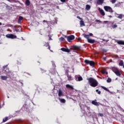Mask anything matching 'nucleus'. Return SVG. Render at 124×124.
Returning a JSON list of instances; mask_svg holds the SVG:
<instances>
[{"instance_id": "nucleus-5", "label": "nucleus", "mask_w": 124, "mask_h": 124, "mask_svg": "<svg viewBox=\"0 0 124 124\" xmlns=\"http://www.w3.org/2000/svg\"><path fill=\"white\" fill-rule=\"evenodd\" d=\"M112 71L114 72L117 76H120L121 75V73H120V71L118 69H117V68H113L112 69Z\"/></svg>"}, {"instance_id": "nucleus-22", "label": "nucleus", "mask_w": 124, "mask_h": 124, "mask_svg": "<svg viewBox=\"0 0 124 124\" xmlns=\"http://www.w3.org/2000/svg\"><path fill=\"white\" fill-rule=\"evenodd\" d=\"M102 88L105 91H106L107 92H108V93H110V91L109 90H108V89H107L106 87H105L104 86H102Z\"/></svg>"}, {"instance_id": "nucleus-54", "label": "nucleus", "mask_w": 124, "mask_h": 124, "mask_svg": "<svg viewBox=\"0 0 124 124\" xmlns=\"http://www.w3.org/2000/svg\"><path fill=\"white\" fill-rule=\"evenodd\" d=\"M1 19H2V18L0 17V20H1Z\"/></svg>"}, {"instance_id": "nucleus-30", "label": "nucleus", "mask_w": 124, "mask_h": 124, "mask_svg": "<svg viewBox=\"0 0 124 124\" xmlns=\"http://www.w3.org/2000/svg\"><path fill=\"white\" fill-rule=\"evenodd\" d=\"M110 2H111V3H112L113 4H114V3H116V1H117V0H109Z\"/></svg>"}, {"instance_id": "nucleus-39", "label": "nucleus", "mask_w": 124, "mask_h": 124, "mask_svg": "<svg viewBox=\"0 0 124 124\" xmlns=\"http://www.w3.org/2000/svg\"><path fill=\"white\" fill-rule=\"evenodd\" d=\"M95 22H99V23H101V21L98 20L97 19L95 20Z\"/></svg>"}, {"instance_id": "nucleus-48", "label": "nucleus", "mask_w": 124, "mask_h": 124, "mask_svg": "<svg viewBox=\"0 0 124 124\" xmlns=\"http://www.w3.org/2000/svg\"><path fill=\"white\" fill-rule=\"evenodd\" d=\"M49 40H52V38H51V37H49Z\"/></svg>"}, {"instance_id": "nucleus-55", "label": "nucleus", "mask_w": 124, "mask_h": 124, "mask_svg": "<svg viewBox=\"0 0 124 124\" xmlns=\"http://www.w3.org/2000/svg\"><path fill=\"white\" fill-rule=\"evenodd\" d=\"M21 85L23 86V82H21Z\"/></svg>"}, {"instance_id": "nucleus-32", "label": "nucleus", "mask_w": 124, "mask_h": 124, "mask_svg": "<svg viewBox=\"0 0 124 124\" xmlns=\"http://www.w3.org/2000/svg\"><path fill=\"white\" fill-rule=\"evenodd\" d=\"M65 39L64 38L61 37L60 38V41H64Z\"/></svg>"}, {"instance_id": "nucleus-26", "label": "nucleus", "mask_w": 124, "mask_h": 124, "mask_svg": "<svg viewBox=\"0 0 124 124\" xmlns=\"http://www.w3.org/2000/svg\"><path fill=\"white\" fill-rule=\"evenodd\" d=\"M102 74H108V72L106 71V70H102Z\"/></svg>"}, {"instance_id": "nucleus-7", "label": "nucleus", "mask_w": 124, "mask_h": 124, "mask_svg": "<svg viewBox=\"0 0 124 124\" xmlns=\"http://www.w3.org/2000/svg\"><path fill=\"white\" fill-rule=\"evenodd\" d=\"M104 1V0H97L96 1V3H97V4H98L99 5H102V4H103Z\"/></svg>"}, {"instance_id": "nucleus-21", "label": "nucleus", "mask_w": 124, "mask_h": 124, "mask_svg": "<svg viewBox=\"0 0 124 124\" xmlns=\"http://www.w3.org/2000/svg\"><path fill=\"white\" fill-rule=\"evenodd\" d=\"M102 88L105 91H106L107 92H108V93H110V91L109 90H108V89H107L106 87H105L104 86H102Z\"/></svg>"}, {"instance_id": "nucleus-49", "label": "nucleus", "mask_w": 124, "mask_h": 124, "mask_svg": "<svg viewBox=\"0 0 124 124\" xmlns=\"http://www.w3.org/2000/svg\"><path fill=\"white\" fill-rule=\"evenodd\" d=\"M43 22L44 23H45V22H46V20H44L43 21Z\"/></svg>"}, {"instance_id": "nucleus-53", "label": "nucleus", "mask_w": 124, "mask_h": 124, "mask_svg": "<svg viewBox=\"0 0 124 124\" xmlns=\"http://www.w3.org/2000/svg\"><path fill=\"white\" fill-rule=\"evenodd\" d=\"M46 46H49V44H47Z\"/></svg>"}, {"instance_id": "nucleus-41", "label": "nucleus", "mask_w": 124, "mask_h": 124, "mask_svg": "<svg viewBox=\"0 0 124 124\" xmlns=\"http://www.w3.org/2000/svg\"><path fill=\"white\" fill-rule=\"evenodd\" d=\"M99 116H100V117H103V113H99Z\"/></svg>"}, {"instance_id": "nucleus-42", "label": "nucleus", "mask_w": 124, "mask_h": 124, "mask_svg": "<svg viewBox=\"0 0 124 124\" xmlns=\"http://www.w3.org/2000/svg\"><path fill=\"white\" fill-rule=\"evenodd\" d=\"M89 35V36H93V34L92 33H90Z\"/></svg>"}, {"instance_id": "nucleus-27", "label": "nucleus", "mask_w": 124, "mask_h": 124, "mask_svg": "<svg viewBox=\"0 0 124 124\" xmlns=\"http://www.w3.org/2000/svg\"><path fill=\"white\" fill-rule=\"evenodd\" d=\"M118 15V16H117V18L119 19H122L123 18V14H120V15Z\"/></svg>"}, {"instance_id": "nucleus-1", "label": "nucleus", "mask_w": 124, "mask_h": 124, "mask_svg": "<svg viewBox=\"0 0 124 124\" xmlns=\"http://www.w3.org/2000/svg\"><path fill=\"white\" fill-rule=\"evenodd\" d=\"M88 81L89 82V85H90V86L93 88H95V87H97L98 85V82L93 78H89Z\"/></svg>"}, {"instance_id": "nucleus-59", "label": "nucleus", "mask_w": 124, "mask_h": 124, "mask_svg": "<svg viewBox=\"0 0 124 124\" xmlns=\"http://www.w3.org/2000/svg\"><path fill=\"white\" fill-rule=\"evenodd\" d=\"M90 0V1H92L93 0Z\"/></svg>"}, {"instance_id": "nucleus-38", "label": "nucleus", "mask_w": 124, "mask_h": 124, "mask_svg": "<svg viewBox=\"0 0 124 124\" xmlns=\"http://www.w3.org/2000/svg\"><path fill=\"white\" fill-rule=\"evenodd\" d=\"M77 18H78V19H79V20H82L83 19L82 18L80 17V16H78Z\"/></svg>"}, {"instance_id": "nucleus-37", "label": "nucleus", "mask_w": 124, "mask_h": 124, "mask_svg": "<svg viewBox=\"0 0 124 124\" xmlns=\"http://www.w3.org/2000/svg\"><path fill=\"white\" fill-rule=\"evenodd\" d=\"M6 67H7V65L3 66L2 67V68H3V69H5V68H6Z\"/></svg>"}, {"instance_id": "nucleus-15", "label": "nucleus", "mask_w": 124, "mask_h": 124, "mask_svg": "<svg viewBox=\"0 0 124 124\" xmlns=\"http://www.w3.org/2000/svg\"><path fill=\"white\" fill-rule=\"evenodd\" d=\"M83 36H84V37H85V38H86L87 39V40H89V39H90V35H89L84 34Z\"/></svg>"}, {"instance_id": "nucleus-52", "label": "nucleus", "mask_w": 124, "mask_h": 124, "mask_svg": "<svg viewBox=\"0 0 124 124\" xmlns=\"http://www.w3.org/2000/svg\"><path fill=\"white\" fill-rule=\"evenodd\" d=\"M109 18H112V16H109Z\"/></svg>"}, {"instance_id": "nucleus-4", "label": "nucleus", "mask_w": 124, "mask_h": 124, "mask_svg": "<svg viewBox=\"0 0 124 124\" xmlns=\"http://www.w3.org/2000/svg\"><path fill=\"white\" fill-rule=\"evenodd\" d=\"M84 62H85V63H87V64H90L91 66H93V65H94V62L93 61H90V60H85Z\"/></svg>"}, {"instance_id": "nucleus-50", "label": "nucleus", "mask_w": 124, "mask_h": 124, "mask_svg": "<svg viewBox=\"0 0 124 124\" xmlns=\"http://www.w3.org/2000/svg\"><path fill=\"white\" fill-rule=\"evenodd\" d=\"M1 25H2V23H1V22H0V26H1Z\"/></svg>"}, {"instance_id": "nucleus-44", "label": "nucleus", "mask_w": 124, "mask_h": 124, "mask_svg": "<svg viewBox=\"0 0 124 124\" xmlns=\"http://www.w3.org/2000/svg\"><path fill=\"white\" fill-rule=\"evenodd\" d=\"M62 2H65V0H60Z\"/></svg>"}, {"instance_id": "nucleus-20", "label": "nucleus", "mask_w": 124, "mask_h": 124, "mask_svg": "<svg viewBox=\"0 0 124 124\" xmlns=\"http://www.w3.org/2000/svg\"><path fill=\"white\" fill-rule=\"evenodd\" d=\"M59 99L62 103H65V100L64 99H61V98H59Z\"/></svg>"}, {"instance_id": "nucleus-6", "label": "nucleus", "mask_w": 124, "mask_h": 124, "mask_svg": "<svg viewBox=\"0 0 124 124\" xmlns=\"http://www.w3.org/2000/svg\"><path fill=\"white\" fill-rule=\"evenodd\" d=\"M6 37L7 38H11V39H14V38H17V36L16 35H14L12 34H8L6 35Z\"/></svg>"}, {"instance_id": "nucleus-11", "label": "nucleus", "mask_w": 124, "mask_h": 124, "mask_svg": "<svg viewBox=\"0 0 124 124\" xmlns=\"http://www.w3.org/2000/svg\"><path fill=\"white\" fill-rule=\"evenodd\" d=\"M61 50L62 51H63V52H66L67 53H69V52H70V50L63 47L61 48Z\"/></svg>"}, {"instance_id": "nucleus-35", "label": "nucleus", "mask_w": 124, "mask_h": 124, "mask_svg": "<svg viewBox=\"0 0 124 124\" xmlns=\"http://www.w3.org/2000/svg\"><path fill=\"white\" fill-rule=\"evenodd\" d=\"M96 92L98 94H100L101 93V92L99 91L98 89L96 90Z\"/></svg>"}, {"instance_id": "nucleus-57", "label": "nucleus", "mask_w": 124, "mask_h": 124, "mask_svg": "<svg viewBox=\"0 0 124 124\" xmlns=\"http://www.w3.org/2000/svg\"><path fill=\"white\" fill-rule=\"evenodd\" d=\"M48 49H50V46L48 47Z\"/></svg>"}, {"instance_id": "nucleus-36", "label": "nucleus", "mask_w": 124, "mask_h": 124, "mask_svg": "<svg viewBox=\"0 0 124 124\" xmlns=\"http://www.w3.org/2000/svg\"><path fill=\"white\" fill-rule=\"evenodd\" d=\"M18 20H19V21H22V20H23V17L21 16H19Z\"/></svg>"}, {"instance_id": "nucleus-47", "label": "nucleus", "mask_w": 124, "mask_h": 124, "mask_svg": "<svg viewBox=\"0 0 124 124\" xmlns=\"http://www.w3.org/2000/svg\"><path fill=\"white\" fill-rule=\"evenodd\" d=\"M104 23H108V21H104Z\"/></svg>"}, {"instance_id": "nucleus-31", "label": "nucleus", "mask_w": 124, "mask_h": 124, "mask_svg": "<svg viewBox=\"0 0 124 124\" xmlns=\"http://www.w3.org/2000/svg\"><path fill=\"white\" fill-rule=\"evenodd\" d=\"M8 120V117H5V118L3 119V123H5Z\"/></svg>"}, {"instance_id": "nucleus-13", "label": "nucleus", "mask_w": 124, "mask_h": 124, "mask_svg": "<svg viewBox=\"0 0 124 124\" xmlns=\"http://www.w3.org/2000/svg\"><path fill=\"white\" fill-rule=\"evenodd\" d=\"M117 43L120 45H124V41H122V40L118 41Z\"/></svg>"}, {"instance_id": "nucleus-34", "label": "nucleus", "mask_w": 124, "mask_h": 124, "mask_svg": "<svg viewBox=\"0 0 124 124\" xmlns=\"http://www.w3.org/2000/svg\"><path fill=\"white\" fill-rule=\"evenodd\" d=\"M117 27H118V25H117L116 24H114L112 26V29H115V28H117Z\"/></svg>"}, {"instance_id": "nucleus-51", "label": "nucleus", "mask_w": 124, "mask_h": 124, "mask_svg": "<svg viewBox=\"0 0 124 124\" xmlns=\"http://www.w3.org/2000/svg\"><path fill=\"white\" fill-rule=\"evenodd\" d=\"M1 108V105L0 104V109Z\"/></svg>"}, {"instance_id": "nucleus-23", "label": "nucleus", "mask_w": 124, "mask_h": 124, "mask_svg": "<svg viewBox=\"0 0 124 124\" xmlns=\"http://www.w3.org/2000/svg\"><path fill=\"white\" fill-rule=\"evenodd\" d=\"M25 3L26 5H27V6H29V5H30V4H31L30 0H26Z\"/></svg>"}, {"instance_id": "nucleus-33", "label": "nucleus", "mask_w": 124, "mask_h": 124, "mask_svg": "<svg viewBox=\"0 0 124 124\" xmlns=\"http://www.w3.org/2000/svg\"><path fill=\"white\" fill-rule=\"evenodd\" d=\"M119 65H120V66H123V65H124V62H123V61L120 62L119 63Z\"/></svg>"}, {"instance_id": "nucleus-9", "label": "nucleus", "mask_w": 124, "mask_h": 124, "mask_svg": "<svg viewBox=\"0 0 124 124\" xmlns=\"http://www.w3.org/2000/svg\"><path fill=\"white\" fill-rule=\"evenodd\" d=\"M63 94V92H62V91L61 89H59V93H58V96L59 97H61V96H62V95Z\"/></svg>"}, {"instance_id": "nucleus-16", "label": "nucleus", "mask_w": 124, "mask_h": 124, "mask_svg": "<svg viewBox=\"0 0 124 124\" xmlns=\"http://www.w3.org/2000/svg\"><path fill=\"white\" fill-rule=\"evenodd\" d=\"M66 87L69 88L70 89H71V90H74V88H73V86H72L69 84L66 85Z\"/></svg>"}, {"instance_id": "nucleus-56", "label": "nucleus", "mask_w": 124, "mask_h": 124, "mask_svg": "<svg viewBox=\"0 0 124 124\" xmlns=\"http://www.w3.org/2000/svg\"><path fill=\"white\" fill-rule=\"evenodd\" d=\"M65 38H66V36H65Z\"/></svg>"}, {"instance_id": "nucleus-45", "label": "nucleus", "mask_w": 124, "mask_h": 124, "mask_svg": "<svg viewBox=\"0 0 124 124\" xmlns=\"http://www.w3.org/2000/svg\"><path fill=\"white\" fill-rule=\"evenodd\" d=\"M18 24H21V20L18 19Z\"/></svg>"}, {"instance_id": "nucleus-24", "label": "nucleus", "mask_w": 124, "mask_h": 124, "mask_svg": "<svg viewBox=\"0 0 124 124\" xmlns=\"http://www.w3.org/2000/svg\"><path fill=\"white\" fill-rule=\"evenodd\" d=\"M122 3H123V2H119L118 3L115 5V6H116L117 7H120Z\"/></svg>"}, {"instance_id": "nucleus-29", "label": "nucleus", "mask_w": 124, "mask_h": 124, "mask_svg": "<svg viewBox=\"0 0 124 124\" xmlns=\"http://www.w3.org/2000/svg\"><path fill=\"white\" fill-rule=\"evenodd\" d=\"M111 81L112 79H111L110 78H108V79L107 80V83H111Z\"/></svg>"}, {"instance_id": "nucleus-40", "label": "nucleus", "mask_w": 124, "mask_h": 124, "mask_svg": "<svg viewBox=\"0 0 124 124\" xmlns=\"http://www.w3.org/2000/svg\"><path fill=\"white\" fill-rule=\"evenodd\" d=\"M103 41H106V42H108L109 41L108 40L102 39Z\"/></svg>"}, {"instance_id": "nucleus-25", "label": "nucleus", "mask_w": 124, "mask_h": 124, "mask_svg": "<svg viewBox=\"0 0 124 124\" xmlns=\"http://www.w3.org/2000/svg\"><path fill=\"white\" fill-rule=\"evenodd\" d=\"M67 78H68V80L69 81H71V80H72V78H71V76H70L69 75H67Z\"/></svg>"}, {"instance_id": "nucleus-28", "label": "nucleus", "mask_w": 124, "mask_h": 124, "mask_svg": "<svg viewBox=\"0 0 124 124\" xmlns=\"http://www.w3.org/2000/svg\"><path fill=\"white\" fill-rule=\"evenodd\" d=\"M78 81H83V78H82V77L79 76L78 77Z\"/></svg>"}, {"instance_id": "nucleus-17", "label": "nucleus", "mask_w": 124, "mask_h": 124, "mask_svg": "<svg viewBox=\"0 0 124 124\" xmlns=\"http://www.w3.org/2000/svg\"><path fill=\"white\" fill-rule=\"evenodd\" d=\"M85 9L86 10L89 11L91 9V6L90 5H86Z\"/></svg>"}, {"instance_id": "nucleus-46", "label": "nucleus", "mask_w": 124, "mask_h": 124, "mask_svg": "<svg viewBox=\"0 0 124 124\" xmlns=\"http://www.w3.org/2000/svg\"><path fill=\"white\" fill-rule=\"evenodd\" d=\"M103 60L104 61H106V57H104Z\"/></svg>"}, {"instance_id": "nucleus-58", "label": "nucleus", "mask_w": 124, "mask_h": 124, "mask_svg": "<svg viewBox=\"0 0 124 124\" xmlns=\"http://www.w3.org/2000/svg\"><path fill=\"white\" fill-rule=\"evenodd\" d=\"M7 98H9V96H8Z\"/></svg>"}, {"instance_id": "nucleus-14", "label": "nucleus", "mask_w": 124, "mask_h": 124, "mask_svg": "<svg viewBox=\"0 0 124 124\" xmlns=\"http://www.w3.org/2000/svg\"><path fill=\"white\" fill-rule=\"evenodd\" d=\"M79 23H80V27H85V23H84V21L80 20Z\"/></svg>"}, {"instance_id": "nucleus-8", "label": "nucleus", "mask_w": 124, "mask_h": 124, "mask_svg": "<svg viewBox=\"0 0 124 124\" xmlns=\"http://www.w3.org/2000/svg\"><path fill=\"white\" fill-rule=\"evenodd\" d=\"M92 104H93V105H95V106H99V104H98V103H97V102H96V100L95 99L94 101H93L92 102Z\"/></svg>"}, {"instance_id": "nucleus-19", "label": "nucleus", "mask_w": 124, "mask_h": 124, "mask_svg": "<svg viewBox=\"0 0 124 124\" xmlns=\"http://www.w3.org/2000/svg\"><path fill=\"white\" fill-rule=\"evenodd\" d=\"M7 78V76H1V79L3 80H6Z\"/></svg>"}, {"instance_id": "nucleus-10", "label": "nucleus", "mask_w": 124, "mask_h": 124, "mask_svg": "<svg viewBox=\"0 0 124 124\" xmlns=\"http://www.w3.org/2000/svg\"><path fill=\"white\" fill-rule=\"evenodd\" d=\"M98 10L99 11L100 13L103 16H104L105 15V13L104 12V11L102 9H101L100 8H98Z\"/></svg>"}, {"instance_id": "nucleus-2", "label": "nucleus", "mask_w": 124, "mask_h": 124, "mask_svg": "<svg viewBox=\"0 0 124 124\" xmlns=\"http://www.w3.org/2000/svg\"><path fill=\"white\" fill-rule=\"evenodd\" d=\"M104 8L105 11H107V12H110V13H112V12H113V9H112V8L110 6H105Z\"/></svg>"}, {"instance_id": "nucleus-12", "label": "nucleus", "mask_w": 124, "mask_h": 124, "mask_svg": "<svg viewBox=\"0 0 124 124\" xmlns=\"http://www.w3.org/2000/svg\"><path fill=\"white\" fill-rule=\"evenodd\" d=\"M87 41H88V42H89V43H91V44L94 43V41H95L94 40L92 39H88Z\"/></svg>"}, {"instance_id": "nucleus-43", "label": "nucleus", "mask_w": 124, "mask_h": 124, "mask_svg": "<svg viewBox=\"0 0 124 124\" xmlns=\"http://www.w3.org/2000/svg\"><path fill=\"white\" fill-rule=\"evenodd\" d=\"M75 48L76 49H77V50H79V49H80V48L78 46H76Z\"/></svg>"}, {"instance_id": "nucleus-3", "label": "nucleus", "mask_w": 124, "mask_h": 124, "mask_svg": "<svg viewBox=\"0 0 124 124\" xmlns=\"http://www.w3.org/2000/svg\"><path fill=\"white\" fill-rule=\"evenodd\" d=\"M75 37L73 35H70L67 37V40L68 42L71 43L72 40L75 39Z\"/></svg>"}, {"instance_id": "nucleus-18", "label": "nucleus", "mask_w": 124, "mask_h": 124, "mask_svg": "<svg viewBox=\"0 0 124 124\" xmlns=\"http://www.w3.org/2000/svg\"><path fill=\"white\" fill-rule=\"evenodd\" d=\"M5 72L8 74V76H10V75L9 74L11 73V72L9 70H8V69H6V70H5Z\"/></svg>"}]
</instances>
